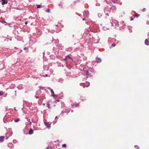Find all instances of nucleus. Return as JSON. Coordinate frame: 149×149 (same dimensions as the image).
<instances>
[{
    "mask_svg": "<svg viewBox=\"0 0 149 149\" xmlns=\"http://www.w3.org/2000/svg\"><path fill=\"white\" fill-rule=\"evenodd\" d=\"M58 25V24H57V25H56V26H57Z\"/></svg>",
    "mask_w": 149,
    "mask_h": 149,
    "instance_id": "64",
    "label": "nucleus"
},
{
    "mask_svg": "<svg viewBox=\"0 0 149 149\" xmlns=\"http://www.w3.org/2000/svg\"><path fill=\"white\" fill-rule=\"evenodd\" d=\"M2 2L1 3L2 5H4L5 4H6L8 3L7 1H6V0H2Z\"/></svg>",
    "mask_w": 149,
    "mask_h": 149,
    "instance_id": "15",
    "label": "nucleus"
},
{
    "mask_svg": "<svg viewBox=\"0 0 149 149\" xmlns=\"http://www.w3.org/2000/svg\"><path fill=\"white\" fill-rule=\"evenodd\" d=\"M3 95V94L1 92H0V96H1V95Z\"/></svg>",
    "mask_w": 149,
    "mask_h": 149,
    "instance_id": "44",
    "label": "nucleus"
},
{
    "mask_svg": "<svg viewBox=\"0 0 149 149\" xmlns=\"http://www.w3.org/2000/svg\"><path fill=\"white\" fill-rule=\"evenodd\" d=\"M90 71L91 72H93L94 73H95V70L93 68H90Z\"/></svg>",
    "mask_w": 149,
    "mask_h": 149,
    "instance_id": "25",
    "label": "nucleus"
},
{
    "mask_svg": "<svg viewBox=\"0 0 149 149\" xmlns=\"http://www.w3.org/2000/svg\"><path fill=\"white\" fill-rule=\"evenodd\" d=\"M102 28H103V29L104 30H106L107 29H109L108 28H107L104 26Z\"/></svg>",
    "mask_w": 149,
    "mask_h": 149,
    "instance_id": "27",
    "label": "nucleus"
},
{
    "mask_svg": "<svg viewBox=\"0 0 149 149\" xmlns=\"http://www.w3.org/2000/svg\"><path fill=\"white\" fill-rule=\"evenodd\" d=\"M129 32L130 33H131L132 32V29H129Z\"/></svg>",
    "mask_w": 149,
    "mask_h": 149,
    "instance_id": "33",
    "label": "nucleus"
},
{
    "mask_svg": "<svg viewBox=\"0 0 149 149\" xmlns=\"http://www.w3.org/2000/svg\"><path fill=\"white\" fill-rule=\"evenodd\" d=\"M29 124L31 125V121L29 122Z\"/></svg>",
    "mask_w": 149,
    "mask_h": 149,
    "instance_id": "40",
    "label": "nucleus"
},
{
    "mask_svg": "<svg viewBox=\"0 0 149 149\" xmlns=\"http://www.w3.org/2000/svg\"><path fill=\"white\" fill-rule=\"evenodd\" d=\"M45 76H46V77H47L48 76V75L47 74H45Z\"/></svg>",
    "mask_w": 149,
    "mask_h": 149,
    "instance_id": "51",
    "label": "nucleus"
},
{
    "mask_svg": "<svg viewBox=\"0 0 149 149\" xmlns=\"http://www.w3.org/2000/svg\"><path fill=\"white\" fill-rule=\"evenodd\" d=\"M42 105H45V103H43V104H42Z\"/></svg>",
    "mask_w": 149,
    "mask_h": 149,
    "instance_id": "53",
    "label": "nucleus"
},
{
    "mask_svg": "<svg viewBox=\"0 0 149 149\" xmlns=\"http://www.w3.org/2000/svg\"><path fill=\"white\" fill-rule=\"evenodd\" d=\"M36 7L37 8H42V6L40 4L36 5Z\"/></svg>",
    "mask_w": 149,
    "mask_h": 149,
    "instance_id": "21",
    "label": "nucleus"
},
{
    "mask_svg": "<svg viewBox=\"0 0 149 149\" xmlns=\"http://www.w3.org/2000/svg\"><path fill=\"white\" fill-rule=\"evenodd\" d=\"M81 61V60L80 59V57L78 56L73 59V61H72L75 63L78 64L80 63Z\"/></svg>",
    "mask_w": 149,
    "mask_h": 149,
    "instance_id": "2",
    "label": "nucleus"
},
{
    "mask_svg": "<svg viewBox=\"0 0 149 149\" xmlns=\"http://www.w3.org/2000/svg\"><path fill=\"white\" fill-rule=\"evenodd\" d=\"M73 110H71V112H73Z\"/></svg>",
    "mask_w": 149,
    "mask_h": 149,
    "instance_id": "55",
    "label": "nucleus"
},
{
    "mask_svg": "<svg viewBox=\"0 0 149 149\" xmlns=\"http://www.w3.org/2000/svg\"><path fill=\"white\" fill-rule=\"evenodd\" d=\"M46 149H52L51 146H48Z\"/></svg>",
    "mask_w": 149,
    "mask_h": 149,
    "instance_id": "31",
    "label": "nucleus"
},
{
    "mask_svg": "<svg viewBox=\"0 0 149 149\" xmlns=\"http://www.w3.org/2000/svg\"><path fill=\"white\" fill-rule=\"evenodd\" d=\"M139 15L136 14L135 15V16L136 17H138L139 16Z\"/></svg>",
    "mask_w": 149,
    "mask_h": 149,
    "instance_id": "34",
    "label": "nucleus"
},
{
    "mask_svg": "<svg viewBox=\"0 0 149 149\" xmlns=\"http://www.w3.org/2000/svg\"><path fill=\"white\" fill-rule=\"evenodd\" d=\"M30 120L29 119H27V121H28V122H29V121H30Z\"/></svg>",
    "mask_w": 149,
    "mask_h": 149,
    "instance_id": "47",
    "label": "nucleus"
},
{
    "mask_svg": "<svg viewBox=\"0 0 149 149\" xmlns=\"http://www.w3.org/2000/svg\"><path fill=\"white\" fill-rule=\"evenodd\" d=\"M57 118V116H56V117H55V118L56 119V118Z\"/></svg>",
    "mask_w": 149,
    "mask_h": 149,
    "instance_id": "56",
    "label": "nucleus"
},
{
    "mask_svg": "<svg viewBox=\"0 0 149 149\" xmlns=\"http://www.w3.org/2000/svg\"><path fill=\"white\" fill-rule=\"evenodd\" d=\"M111 24L112 26H113L116 29H118L119 24L117 21H112L111 22Z\"/></svg>",
    "mask_w": 149,
    "mask_h": 149,
    "instance_id": "1",
    "label": "nucleus"
},
{
    "mask_svg": "<svg viewBox=\"0 0 149 149\" xmlns=\"http://www.w3.org/2000/svg\"><path fill=\"white\" fill-rule=\"evenodd\" d=\"M48 89L50 91L53 97H55L57 96L55 94L54 92L52 89H51L49 87H48Z\"/></svg>",
    "mask_w": 149,
    "mask_h": 149,
    "instance_id": "5",
    "label": "nucleus"
},
{
    "mask_svg": "<svg viewBox=\"0 0 149 149\" xmlns=\"http://www.w3.org/2000/svg\"><path fill=\"white\" fill-rule=\"evenodd\" d=\"M41 93V91L40 90H37L36 92V94H38L39 95Z\"/></svg>",
    "mask_w": 149,
    "mask_h": 149,
    "instance_id": "17",
    "label": "nucleus"
},
{
    "mask_svg": "<svg viewBox=\"0 0 149 149\" xmlns=\"http://www.w3.org/2000/svg\"><path fill=\"white\" fill-rule=\"evenodd\" d=\"M133 19H133V18H132L130 19V20H131V21H132V20H133Z\"/></svg>",
    "mask_w": 149,
    "mask_h": 149,
    "instance_id": "43",
    "label": "nucleus"
},
{
    "mask_svg": "<svg viewBox=\"0 0 149 149\" xmlns=\"http://www.w3.org/2000/svg\"><path fill=\"white\" fill-rule=\"evenodd\" d=\"M45 125L48 128H49L50 127V125L51 124V123H49V122H46L44 123Z\"/></svg>",
    "mask_w": 149,
    "mask_h": 149,
    "instance_id": "7",
    "label": "nucleus"
},
{
    "mask_svg": "<svg viewBox=\"0 0 149 149\" xmlns=\"http://www.w3.org/2000/svg\"><path fill=\"white\" fill-rule=\"evenodd\" d=\"M105 15H106V16L105 17V18L106 19H107V16H109V14L108 13H106L105 14Z\"/></svg>",
    "mask_w": 149,
    "mask_h": 149,
    "instance_id": "30",
    "label": "nucleus"
},
{
    "mask_svg": "<svg viewBox=\"0 0 149 149\" xmlns=\"http://www.w3.org/2000/svg\"><path fill=\"white\" fill-rule=\"evenodd\" d=\"M116 46V44L115 43H114L112 44L111 46L113 47H114Z\"/></svg>",
    "mask_w": 149,
    "mask_h": 149,
    "instance_id": "32",
    "label": "nucleus"
},
{
    "mask_svg": "<svg viewBox=\"0 0 149 149\" xmlns=\"http://www.w3.org/2000/svg\"><path fill=\"white\" fill-rule=\"evenodd\" d=\"M86 75H87V77L88 78L89 77H91V75L89 73L88 71V70H86Z\"/></svg>",
    "mask_w": 149,
    "mask_h": 149,
    "instance_id": "8",
    "label": "nucleus"
},
{
    "mask_svg": "<svg viewBox=\"0 0 149 149\" xmlns=\"http://www.w3.org/2000/svg\"><path fill=\"white\" fill-rule=\"evenodd\" d=\"M2 22H4V23H6V22L5 21H3V22L2 21Z\"/></svg>",
    "mask_w": 149,
    "mask_h": 149,
    "instance_id": "50",
    "label": "nucleus"
},
{
    "mask_svg": "<svg viewBox=\"0 0 149 149\" xmlns=\"http://www.w3.org/2000/svg\"><path fill=\"white\" fill-rule=\"evenodd\" d=\"M47 107H48V109H51V107L50 106V104H49V102H48L47 103Z\"/></svg>",
    "mask_w": 149,
    "mask_h": 149,
    "instance_id": "18",
    "label": "nucleus"
},
{
    "mask_svg": "<svg viewBox=\"0 0 149 149\" xmlns=\"http://www.w3.org/2000/svg\"><path fill=\"white\" fill-rule=\"evenodd\" d=\"M14 110H16V109H15V108H14Z\"/></svg>",
    "mask_w": 149,
    "mask_h": 149,
    "instance_id": "54",
    "label": "nucleus"
},
{
    "mask_svg": "<svg viewBox=\"0 0 149 149\" xmlns=\"http://www.w3.org/2000/svg\"><path fill=\"white\" fill-rule=\"evenodd\" d=\"M33 133V130H32V129L30 128L29 131V134L31 135Z\"/></svg>",
    "mask_w": 149,
    "mask_h": 149,
    "instance_id": "13",
    "label": "nucleus"
},
{
    "mask_svg": "<svg viewBox=\"0 0 149 149\" xmlns=\"http://www.w3.org/2000/svg\"><path fill=\"white\" fill-rule=\"evenodd\" d=\"M82 20H83V21H84V20H85V18H84Z\"/></svg>",
    "mask_w": 149,
    "mask_h": 149,
    "instance_id": "48",
    "label": "nucleus"
},
{
    "mask_svg": "<svg viewBox=\"0 0 149 149\" xmlns=\"http://www.w3.org/2000/svg\"><path fill=\"white\" fill-rule=\"evenodd\" d=\"M15 141H17V140H13V143L15 142Z\"/></svg>",
    "mask_w": 149,
    "mask_h": 149,
    "instance_id": "45",
    "label": "nucleus"
},
{
    "mask_svg": "<svg viewBox=\"0 0 149 149\" xmlns=\"http://www.w3.org/2000/svg\"><path fill=\"white\" fill-rule=\"evenodd\" d=\"M66 145L65 144H63L62 145V146L63 148H66Z\"/></svg>",
    "mask_w": 149,
    "mask_h": 149,
    "instance_id": "29",
    "label": "nucleus"
},
{
    "mask_svg": "<svg viewBox=\"0 0 149 149\" xmlns=\"http://www.w3.org/2000/svg\"><path fill=\"white\" fill-rule=\"evenodd\" d=\"M19 86H18V87H17V88H18V89H19Z\"/></svg>",
    "mask_w": 149,
    "mask_h": 149,
    "instance_id": "59",
    "label": "nucleus"
},
{
    "mask_svg": "<svg viewBox=\"0 0 149 149\" xmlns=\"http://www.w3.org/2000/svg\"><path fill=\"white\" fill-rule=\"evenodd\" d=\"M32 121L33 123H34V122L33 121V119H32Z\"/></svg>",
    "mask_w": 149,
    "mask_h": 149,
    "instance_id": "52",
    "label": "nucleus"
},
{
    "mask_svg": "<svg viewBox=\"0 0 149 149\" xmlns=\"http://www.w3.org/2000/svg\"><path fill=\"white\" fill-rule=\"evenodd\" d=\"M98 4V3H96V6H99V4Z\"/></svg>",
    "mask_w": 149,
    "mask_h": 149,
    "instance_id": "49",
    "label": "nucleus"
},
{
    "mask_svg": "<svg viewBox=\"0 0 149 149\" xmlns=\"http://www.w3.org/2000/svg\"><path fill=\"white\" fill-rule=\"evenodd\" d=\"M57 101H58V102L59 101V100H57Z\"/></svg>",
    "mask_w": 149,
    "mask_h": 149,
    "instance_id": "60",
    "label": "nucleus"
},
{
    "mask_svg": "<svg viewBox=\"0 0 149 149\" xmlns=\"http://www.w3.org/2000/svg\"><path fill=\"white\" fill-rule=\"evenodd\" d=\"M85 86L86 87H88L90 86V83L88 81H86L84 84Z\"/></svg>",
    "mask_w": 149,
    "mask_h": 149,
    "instance_id": "14",
    "label": "nucleus"
},
{
    "mask_svg": "<svg viewBox=\"0 0 149 149\" xmlns=\"http://www.w3.org/2000/svg\"><path fill=\"white\" fill-rule=\"evenodd\" d=\"M81 0H77V2H79Z\"/></svg>",
    "mask_w": 149,
    "mask_h": 149,
    "instance_id": "42",
    "label": "nucleus"
},
{
    "mask_svg": "<svg viewBox=\"0 0 149 149\" xmlns=\"http://www.w3.org/2000/svg\"><path fill=\"white\" fill-rule=\"evenodd\" d=\"M65 112H64V111H61V114H62V113H65Z\"/></svg>",
    "mask_w": 149,
    "mask_h": 149,
    "instance_id": "39",
    "label": "nucleus"
},
{
    "mask_svg": "<svg viewBox=\"0 0 149 149\" xmlns=\"http://www.w3.org/2000/svg\"><path fill=\"white\" fill-rule=\"evenodd\" d=\"M61 4H59V6H61Z\"/></svg>",
    "mask_w": 149,
    "mask_h": 149,
    "instance_id": "58",
    "label": "nucleus"
},
{
    "mask_svg": "<svg viewBox=\"0 0 149 149\" xmlns=\"http://www.w3.org/2000/svg\"><path fill=\"white\" fill-rule=\"evenodd\" d=\"M27 22H25V24H27Z\"/></svg>",
    "mask_w": 149,
    "mask_h": 149,
    "instance_id": "46",
    "label": "nucleus"
},
{
    "mask_svg": "<svg viewBox=\"0 0 149 149\" xmlns=\"http://www.w3.org/2000/svg\"><path fill=\"white\" fill-rule=\"evenodd\" d=\"M96 62L97 63H100L102 61V59L100 58L97 57L95 58Z\"/></svg>",
    "mask_w": 149,
    "mask_h": 149,
    "instance_id": "6",
    "label": "nucleus"
},
{
    "mask_svg": "<svg viewBox=\"0 0 149 149\" xmlns=\"http://www.w3.org/2000/svg\"><path fill=\"white\" fill-rule=\"evenodd\" d=\"M54 42L55 44L57 45V46L59 45V44H58L59 43V40L58 39H57V40Z\"/></svg>",
    "mask_w": 149,
    "mask_h": 149,
    "instance_id": "20",
    "label": "nucleus"
},
{
    "mask_svg": "<svg viewBox=\"0 0 149 149\" xmlns=\"http://www.w3.org/2000/svg\"><path fill=\"white\" fill-rule=\"evenodd\" d=\"M102 15V13H99L98 14V16L100 18V17Z\"/></svg>",
    "mask_w": 149,
    "mask_h": 149,
    "instance_id": "24",
    "label": "nucleus"
},
{
    "mask_svg": "<svg viewBox=\"0 0 149 149\" xmlns=\"http://www.w3.org/2000/svg\"><path fill=\"white\" fill-rule=\"evenodd\" d=\"M122 23L123 24H124V22L123 21H122Z\"/></svg>",
    "mask_w": 149,
    "mask_h": 149,
    "instance_id": "57",
    "label": "nucleus"
},
{
    "mask_svg": "<svg viewBox=\"0 0 149 149\" xmlns=\"http://www.w3.org/2000/svg\"><path fill=\"white\" fill-rule=\"evenodd\" d=\"M83 15L84 17H88L89 15V12L87 10H85L83 12Z\"/></svg>",
    "mask_w": 149,
    "mask_h": 149,
    "instance_id": "4",
    "label": "nucleus"
},
{
    "mask_svg": "<svg viewBox=\"0 0 149 149\" xmlns=\"http://www.w3.org/2000/svg\"><path fill=\"white\" fill-rule=\"evenodd\" d=\"M54 40H52V42H53V41H54Z\"/></svg>",
    "mask_w": 149,
    "mask_h": 149,
    "instance_id": "61",
    "label": "nucleus"
},
{
    "mask_svg": "<svg viewBox=\"0 0 149 149\" xmlns=\"http://www.w3.org/2000/svg\"><path fill=\"white\" fill-rule=\"evenodd\" d=\"M4 137L3 136H0V142H2L4 141Z\"/></svg>",
    "mask_w": 149,
    "mask_h": 149,
    "instance_id": "16",
    "label": "nucleus"
},
{
    "mask_svg": "<svg viewBox=\"0 0 149 149\" xmlns=\"http://www.w3.org/2000/svg\"><path fill=\"white\" fill-rule=\"evenodd\" d=\"M35 97H36V98H37V99H38V98H39V97L38 96H35Z\"/></svg>",
    "mask_w": 149,
    "mask_h": 149,
    "instance_id": "38",
    "label": "nucleus"
},
{
    "mask_svg": "<svg viewBox=\"0 0 149 149\" xmlns=\"http://www.w3.org/2000/svg\"><path fill=\"white\" fill-rule=\"evenodd\" d=\"M79 105V103H77L74 104V106L75 107H77L78 105Z\"/></svg>",
    "mask_w": 149,
    "mask_h": 149,
    "instance_id": "36",
    "label": "nucleus"
},
{
    "mask_svg": "<svg viewBox=\"0 0 149 149\" xmlns=\"http://www.w3.org/2000/svg\"><path fill=\"white\" fill-rule=\"evenodd\" d=\"M116 8V7L115 6H113L110 8V9L113 10H114Z\"/></svg>",
    "mask_w": 149,
    "mask_h": 149,
    "instance_id": "23",
    "label": "nucleus"
},
{
    "mask_svg": "<svg viewBox=\"0 0 149 149\" xmlns=\"http://www.w3.org/2000/svg\"><path fill=\"white\" fill-rule=\"evenodd\" d=\"M57 48H58L57 46L56 45V47H54L53 48V49H52L53 51V52L55 54L56 53V50L57 49Z\"/></svg>",
    "mask_w": 149,
    "mask_h": 149,
    "instance_id": "11",
    "label": "nucleus"
},
{
    "mask_svg": "<svg viewBox=\"0 0 149 149\" xmlns=\"http://www.w3.org/2000/svg\"><path fill=\"white\" fill-rule=\"evenodd\" d=\"M64 82V79L62 78L59 79L58 82L60 83H63Z\"/></svg>",
    "mask_w": 149,
    "mask_h": 149,
    "instance_id": "12",
    "label": "nucleus"
},
{
    "mask_svg": "<svg viewBox=\"0 0 149 149\" xmlns=\"http://www.w3.org/2000/svg\"><path fill=\"white\" fill-rule=\"evenodd\" d=\"M134 147L135 148L137 149H139V146L137 145H135L134 146Z\"/></svg>",
    "mask_w": 149,
    "mask_h": 149,
    "instance_id": "26",
    "label": "nucleus"
},
{
    "mask_svg": "<svg viewBox=\"0 0 149 149\" xmlns=\"http://www.w3.org/2000/svg\"><path fill=\"white\" fill-rule=\"evenodd\" d=\"M46 12H47L48 13H49L50 12V10L49 9H46Z\"/></svg>",
    "mask_w": 149,
    "mask_h": 149,
    "instance_id": "28",
    "label": "nucleus"
},
{
    "mask_svg": "<svg viewBox=\"0 0 149 149\" xmlns=\"http://www.w3.org/2000/svg\"><path fill=\"white\" fill-rule=\"evenodd\" d=\"M8 146L10 148L12 149L14 148V146L13 145V144L12 143H9L8 144Z\"/></svg>",
    "mask_w": 149,
    "mask_h": 149,
    "instance_id": "10",
    "label": "nucleus"
},
{
    "mask_svg": "<svg viewBox=\"0 0 149 149\" xmlns=\"http://www.w3.org/2000/svg\"><path fill=\"white\" fill-rule=\"evenodd\" d=\"M145 43L146 45H149V39H146L145 40Z\"/></svg>",
    "mask_w": 149,
    "mask_h": 149,
    "instance_id": "9",
    "label": "nucleus"
},
{
    "mask_svg": "<svg viewBox=\"0 0 149 149\" xmlns=\"http://www.w3.org/2000/svg\"><path fill=\"white\" fill-rule=\"evenodd\" d=\"M71 106L72 108H73L74 107V104H72Z\"/></svg>",
    "mask_w": 149,
    "mask_h": 149,
    "instance_id": "37",
    "label": "nucleus"
},
{
    "mask_svg": "<svg viewBox=\"0 0 149 149\" xmlns=\"http://www.w3.org/2000/svg\"><path fill=\"white\" fill-rule=\"evenodd\" d=\"M146 9L145 8H143L142 10V11H143V12H145L146 11Z\"/></svg>",
    "mask_w": 149,
    "mask_h": 149,
    "instance_id": "35",
    "label": "nucleus"
},
{
    "mask_svg": "<svg viewBox=\"0 0 149 149\" xmlns=\"http://www.w3.org/2000/svg\"><path fill=\"white\" fill-rule=\"evenodd\" d=\"M109 39H108V41H109Z\"/></svg>",
    "mask_w": 149,
    "mask_h": 149,
    "instance_id": "63",
    "label": "nucleus"
},
{
    "mask_svg": "<svg viewBox=\"0 0 149 149\" xmlns=\"http://www.w3.org/2000/svg\"><path fill=\"white\" fill-rule=\"evenodd\" d=\"M51 59L53 60L55 58V56L53 55H51L50 56Z\"/></svg>",
    "mask_w": 149,
    "mask_h": 149,
    "instance_id": "19",
    "label": "nucleus"
},
{
    "mask_svg": "<svg viewBox=\"0 0 149 149\" xmlns=\"http://www.w3.org/2000/svg\"><path fill=\"white\" fill-rule=\"evenodd\" d=\"M20 120V119L19 118H17L16 119L14 120V122H17Z\"/></svg>",
    "mask_w": 149,
    "mask_h": 149,
    "instance_id": "22",
    "label": "nucleus"
},
{
    "mask_svg": "<svg viewBox=\"0 0 149 149\" xmlns=\"http://www.w3.org/2000/svg\"><path fill=\"white\" fill-rule=\"evenodd\" d=\"M57 141H59V140H57Z\"/></svg>",
    "mask_w": 149,
    "mask_h": 149,
    "instance_id": "62",
    "label": "nucleus"
},
{
    "mask_svg": "<svg viewBox=\"0 0 149 149\" xmlns=\"http://www.w3.org/2000/svg\"><path fill=\"white\" fill-rule=\"evenodd\" d=\"M70 59L72 61H73V58H72L69 55H68L65 56V58L62 60V61H65L68 60V59Z\"/></svg>",
    "mask_w": 149,
    "mask_h": 149,
    "instance_id": "3",
    "label": "nucleus"
},
{
    "mask_svg": "<svg viewBox=\"0 0 149 149\" xmlns=\"http://www.w3.org/2000/svg\"><path fill=\"white\" fill-rule=\"evenodd\" d=\"M26 49H27V48H26V47H24V50H26Z\"/></svg>",
    "mask_w": 149,
    "mask_h": 149,
    "instance_id": "41",
    "label": "nucleus"
}]
</instances>
